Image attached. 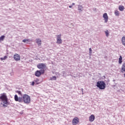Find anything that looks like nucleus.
Masks as SVG:
<instances>
[{
    "label": "nucleus",
    "instance_id": "nucleus-1",
    "mask_svg": "<svg viewBox=\"0 0 125 125\" xmlns=\"http://www.w3.org/2000/svg\"><path fill=\"white\" fill-rule=\"evenodd\" d=\"M15 100L20 103H22V102H24L26 104H29L31 102V98L30 96L27 94H24L22 96V97H18L17 95H15Z\"/></svg>",
    "mask_w": 125,
    "mask_h": 125
},
{
    "label": "nucleus",
    "instance_id": "nucleus-2",
    "mask_svg": "<svg viewBox=\"0 0 125 125\" xmlns=\"http://www.w3.org/2000/svg\"><path fill=\"white\" fill-rule=\"evenodd\" d=\"M0 99H1L3 103V107L4 108H6L8 105H10V103L8 102L7 100V97L6 95H2L0 97Z\"/></svg>",
    "mask_w": 125,
    "mask_h": 125
},
{
    "label": "nucleus",
    "instance_id": "nucleus-3",
    "mask_svg": "<svg viewBox=\"0 0 125 125\" xmlns=\"http://www.w3.org/2000/svg\"><path fill=\"white\" fill-rule=\"evenodd\" d=\"M96 86L98 87L99 89L103 90L106 88V83L104 81H98L97 83Z\"/></svg>",
    "mask_w": 125,
    "mask_h": 125
},
{
    "label": "nucleus",
    "instance_id": "nucleus-4",
    "mask_svg": "<svg viewBox=\"0 0 125 125\" xmlns=\"http://www.w3.org/2000/svg\"><path fill=\"white\" fill-rule=\"evenodd\" d=\"M79 123H80V120L79 119V118H78V117H75L72 120V125H77Z\"/></svg>",
    "mask_w": 125,
    "mask_h": 125
},
{
    "label": "nucleus",
    "instance_id": "nucleus-5",
    "mask_svg": "<svg viewBox=\"0 0 125 125\" xmlns=\"http://www.w3.org/2000/svg\"><path fill=\"white\" fill-rule=\"evenodd\" d=\"M57 37V43L60 44L62 43V39H61V34L56 35Z\"/></svg>",
    "mask_w": 125,
    "mask_h": 125
},
{
    "label": "nucleus",
    "instance_id": "nucleus-6",
    "mask_svg": "<svg viewBox=\"0 0 125 125\" xmlns=\"http://www.w3.org/2000/svg\"><path fill=\"white\" fill-rule=\"evenodd\" d=\"M37 68L39 69H45V68H46V66L44 63H39L37 65Z\"/></svg>",
    "mask_w": 125,
    "mask_h": 125
},
{
    "label": "nucleus",
    "instance_id": "nucleus-7",
    "mask_svg": "<svg viewBox=\"0 0 125 125\" xmlns=\"http://www.w3.org/2000/svg\"><path fill=\"white\" fill-rule=\"evenodd\" d=\"M103 17L104 19V23H107V22H108V19H109V17H108V15L107 14V13H105L104 14Z\"/></svg>",
    "mask_w": 125,
    "mask_h": 125
},
{
    "label": "nucleus",
    "instance_id": "nucleus-8",
    "mask_svg": "<svg viewBox=\"0 0 125 125\" xmlns=\"http://www.w3.org/2000/svg\"><path fill=\"white\" fill-rule=\"evenodd\" d=\"M14 59L16 61H19L20 60V55L18 54H16L14 55Z\"/></svg>",
    "mask_w": 125,
    "mask_h": 125
},
{
    "label": "nucleus",
    "instance_id": "nucleus-9",
    "mask_svg": "<svg viewBox=\"0 0 125 125\" xmlns=\"http://www.w3.org/2000/svg\"><path fill=\"white\" fill-rule=\"evenodd\" d=\"M95 120V116L93 114H92L90 115V116L89 117V122H92Z\"/></svg>",
    "mask_w": 125,
    "mask_h": 125
},
{
    "label": "nucleus",
    "instance_id": "nucleus-10",
    "mask_svg": "<svg viewBox=\"0 0 125 125\" xmlns=\"http://www.w3.org/2000/svg\"><path fill=\"white\" fill-rule=\"evenodd\" d=\"M36 41L38 46H41L42 45V40L41 39H36Z\"/></svg>",
    "mask_w": 125,
    "mask_h": 125
},
{
    "label": "nucleus",
    "instance_id": "nucleus-11",
    "mask_svg": "<svg viewBox=\"0 0 125 125\" xmlns=\"http://www.w3.org/2000/svg\"><path fill=\"white\" fill-rule=\"evenodd\" d=\"M35 75L36 77H40L42 75V72H41L40 70H37L36 71Z\"/></svg>",
    "mask_w": 125,
    "mask_h": 125
},
{
    "label": "nucleus",
    "instance_id": "nucleus-12",
    "mask_svg": "<svg viewBox=\"0 0 125 125\" xmlns=\"http://www.w3.org/2000/svg\"><path fill=\"white\" fill-rule=\"evenodd\" d=\"M121 72L122 73H124V72H125V62L122 65V66L121 68Z\"/></svg>",
    "mask_w": 125,
    "mask_h": 125
},
{
    "label": "nucleus",
    "instance_id": "nucleus-13",
    "mask_svg": "<svg viewBox=\"0 0 125 125\" xmlns=\"http://www.w3.org/2000/svg\"><path fill=\"white\" fill-rule=\"evenodd\" d=\"M78 9L80 12H82V11H83V6L79 5H78Z\"/></svg>",
    "mask_w": 125,
    "mask_h": 125
},
{
    "label": "nucleus",
    "instance_id": "nucleus-14",
    "mask_svg": "<svg viewBox=\"0 0 125 125\" xmlns=\"http://www.w3.org/2000/svg\"><path fill=\"white\" fill-rule=\"evenodd\" d=\"M122 42L123 45H124V46L125 47V37H122Z\"/></svg>",
    "mask_w": 125,
    "mask_h": 125
},
{
    "label": "nucleus",
    "instance_id": "nucleus-15",
    "mask_svg": "<svg viewBox=\"0 0 125 125\" xmlns=\"http://www.w3.org/2000/svg\"><path fill=\"white\" fill-rule=\"evenodd\" d=\"M123 57H122V56H120V58H119V64H122V63L123 62Z\"/></svg>",
    "mask_w": 125,
    "mask_h": 125
},
{
    "label": "nucleus",
    "instance_id": "nucleus-16",
    "mask_svg": "<svg viewBox=\"0 0 125 125\" xmlns=\"http://www.w3.org/2000/svg\"><path fill=\"white\" fill-rule=\"evenodd\" d=\"M104 33H105L106 37L107 38H108L109 37V34H110V32H109V31L105 30V31H104Z\"/></svg>",
    "mask_w": 125,
    "mask_h": 125
},
{
    "label": "nucleus",
    "instance_id": "nucleus-17",
    "mask_svg": "<svg viewBox=\"0 0 125 125\" xmlns=\"http://www.w3.org/2000/svg\"><path fill=\"white\" fill-rule=\"evenodd\" d=\"M119 9L120 10V11H123V10L125 9V7H124V6H120L119 7Z\"/></svg>",
    "mask_w": 125,
    "mask_h": 125
},
{
    "label": "nucleus",
    "instance_id": "nucleus-18",
    "mask_svg": "<svg viewBox=\"0 0 125 125\" xmlns=\"http://www.w3.org/2000/svg\"><path fill=\"white\" fill-rule=\"evenodd\" d=\"M57 79L56 76H53L50 78V81H56Z\"/></svg>",
    "mask_w": 125,
    "mask_h": 125
},
{
    "label": "nucleus",
    "instance_id": "nucleus-19",
    "mask_svg": "<svg viewBox=\"0 0 125 125\" xmlns=\"http://www.w3.org/2000/svg\"><path fill=\"white\" fill-rule=\"evenodd\" d=\"M16 92L19 94V96H21L20 97H22V92L21 91H16Z\"/></svg>",
    "mask_w": 125,
    "mask_h": 125
},
{
    "label": "nucleus",
    "instance_id": "nucleus-20",
    "mask_svg": "<svg viewBox=\"0 0 125 125\" xmlns=\"http://www.w3.org/2000/svg\"><path fill=\"white\" fill-rule=\"evenodd\" d=\"M4 38H5V36H4V35L1 36L0 37V41H3V40H4Z\"/></svg>",
    "mask_w": 125,
    "mask_h": 125
},
{
    "label": "nucleus",
    "instance_id": "nucleus-21",
    "mask_svg": "<svg viewBox=\"0 0 125 125\" xmlns=\"http://www.w3.org/2000/svg\"><path fill=\"white\" fill-rule=\"evenodd\" d=\"M115 14L116 16H119L120 15V13H119V11L116 10L115 11Z\"/></svg>",
    "mask_w": 125,
    "mask_h": 125
},
{
    "label": "nucleus",
    "instance_id": "nucleus-22",
    "mask_svg": "<svg viewBox=\"0 0 125 125\" xmlns=\"http://www.w3.org/2000/svg\"><path fill=\"white\" fill-rule=\"evenodd\" d=\"M30 42V40L29 39H24L22 40V42Z\"/></svg>",
    "mask_w": 125,
    "mask_h": 125
},
{
    "label": "nucleus",
    "instance_id": "nucleus-23",
    "mask_svg": "<svg viewBox=\"0 0 125 125\" xmlns=\"http://www.w3.org/2000/svg\"><path fill=\"white\" fill-rule=\"evenodd\" d=\"M7 58V56H5L3 58H1L0 59L2 61L3 60H5Z\"/></svg>",
    "mask_w": 125,
    "mask_h": 125
},
{
    "label": "nucleus",
    "instance_id": "nucleus-24",
    "mask_svg": "<svg viewBox=\"0 0 125 125\" xmlns=\"http://www.w3.org/2000/svg\"><path fill=\"white\" fill-rule=\"evenodd\" d=\"M62 76H63V77H66V72H65V71H62Z\"/></svg>",
    "mask_w": 125,
    "mask_h": 125
},
{
    "label": "nucleus",
    "instance_id": "nucleus-25",
    "mask_svg": "<svg viewBox=\"0 0 125 125\" xmlns=\"http://www.w3.org/2000/svg\"><path fill=\"white\" fill-rule=\"evenodd\" d=\"M89 54H91V53H92V50L91 49V48H90L89 49Z\"/></svg>",
    "mask_w": 125,
    "mask_h": 125
},
{
    "label": "nucleus",
    "instance_id": "nucleus-26",
    "mask_svg": "<svg viewBox=\"0 0 125 125\" xmlns=\"http://www.w3.org/2000/svg\"><path fill=\"white\" fill-rule=\"evenodd\" d=\"M41 74H44V70L42 69V70H41L40 71Z\"/></svg>",
    "mask_w": 125,
    "mask_h": 125
},
{
    "label": "nucleus",
    "instance_id": "nucleus-27",
    "mask_svg": "<svg viewBox=\"0 0 125 125\" xmlns=\"http://www.w3.org/2000/svg\"><path fill=\"white\" fill-rule=\"evenodd\" d=\"M31 85H35V82H32V83H31Z\"/></svg>",
    "mask_w": 125,
    "mask_h": 125
},
{
    "label": "nucleus",
    "instance_id": "nucleus-28",
    "mask_svg": "<svg viewBox=\"0 0 125 125\" xmlns=\"http://www.w3.org/2000/svg\"><path fill=\"white\" fill-rule=\"evenodd\" d=\"M81 90H82V92H83V88H82Z\"/></svg>",
    "mask_w": 125,
    "mask_h": 125
},
{
    "label": "nucleus",
    "instance_id": "nucleus-29",
    "mask_svg": "<svg viewBox=\"0 0 125 125\" xmlns=\"http://www.w3.org/2000/svg\"><path fill=\"white\" fill-rule=\"evenodd\" d=\"M72 6H69V8H72Z\"/></svg>",
    "mask_w": 125,
    "mask_h": 125
},
{
    "label": "nucleus",
    "instance_id": "nucleus-30",
    "mask_svg": "<svg viewBox=\"0 0 125 125\" xmlns=\"http://www.w3.org/2000/svg\"><path fill=\"white\" fill-rule=\"evenodd\" d=\"M72 5H75V3H72Z\"/></svg>",
    "mask_w": 125,
    "mask_h": 125
},
{
    "label": "nucleus",
    "instance_id": "nucleus-31",
    "mask_svg": "<svg viewBox=\"0 0 125 125\" xmlns=\"http://www.w3.org/2000/svg\"><path fill=\"white\" fill-rule=\"evenodd\" d=\"M71 25H72V26H74V24H73V23H71Z\"/></svg>",
    "mask_w": 125,
    "mask_h": 125
},
{
    "label": "nucleus",
    "instance_id": "nucleus-32",
    "mask_svg": "<svg viewBox=\"0 0 125 125\" xmlns=\"http://www.w3.org/2000/svg\"><path fill=\"white\" fill-rule=\"evenodd\" d=\"M94 10H96V8H95V9H94Z\"/></svg>",
    "mask_w": 125,
    "mask_h": 125
},
{
    "label": "nucleus",
    "instance_id": "nucleus-33",
    "mask_svg": "<svg viewBox=\"0 0 125 125\" xmlns=\"http://www.w3.org/2000/svg\"><path fill=\"white\" fill-rule=\"evenodd\" d=\"M107 82H109V79H107Z\"/></svg>",
    "mask_w": 125,
    "mask_h": 125
},
{
    "label": "nucleus",
    "instance_id": "nucleus-34",
    "mask_svg": "<svg viewBox=\"0 0 125 125\" xmlns=\"http://www.w3.org/2000/svg\"><path fill=\"white\" fill-rule=\"evenodd\" d=\"M124 77H125V73L124 74Z\"/></svg>",
    "mask_w": 125,
    "mask_h": 125
},
{
    "label": "nucleus",
    "instance_id": "nucleus-35",
    "mask_svg": "<svg viewBox=\"0 0 125 125\" xmlns=\"http://www.w3.org/2000/svg\"><path fill=\"white\" fill-rule=\"evenodd\" d=\"M104 78H105V76H104Z\"/></svg>",
    "mask_w": 125,
    "mask_h": 125
}]
</instances>
